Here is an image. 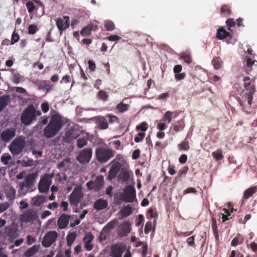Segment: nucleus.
<instances>
[{
	"label": "nucleus",
	"instance_id": "52",
	"mask_svg": "<svg viewBox=\"0 0 257 257\" xmlns=\"http://www.w3.org/2000/svg\"><path fill=\"white\" fill-rule=\"evenodd\" d=\"M98 96L100 99L104 101L107 100L108 97L107 93L103 90H101L99 91L98 93Z\"/></svg>",
	"mask_w": 257,
	"mask_h": 257
},
{
	"label": "nucleus",
	"instance_id": "6",
	"mask_svg": "<svg viewBox=\"0 0 257 257\" xmlns=\"http://www.w3.org/2000/svg\"><path fill=\"white\" fill-rule=\"evenodd\" d=\"M136 196V192L134 187L129 185L125 188L123 192L120 195V199L126 202H134Z\"/></svg>",
	"mask_w": 257,
	"mask_h": 257
},
{
	"label": "nucleus",
	"instance_id": "36",
	"mask_svg": "<svg viewBox=\"0 0 257 257\" xmlns=\"http://www.w3.org/2000/svg\"><path fill=\"white\" fill-rule=\"evenodd\" d=\"M57 236L58 234L56 231H50L46 235L43 241H56Z\"/></svg>",
	"mask_w": 257,
	"mask_h": 257
},
{
	"label": "nucleus",
	"instance_id": "64",
	"mask_svg": "<svg viewBox=\"0 0 257 257\" xmlns=\"http://www.w3.org/2000/svg\"><path fill=\"white\" fill-rule=\"evenodd\" d=\"M140 156V150L136 149L133 151L132 154V159L134 160L137 159Z\"/></svg>",
	"mask_w": 257,
	"mask_h": 257
},
{
	"label": "nucleus",
	"instance_id": "26",
	"mask_svg": "<svg viewBox=\"0 0 257 257\" xmlns=\"http://www.w3.org/2000/svg\"><path fill=\"white\" fill-rule=\"evenodd\" d=\"M216 37L219 40H223L230 37V34L226 31L223 27H220L217 31Z\"/></svg>",
	"mask_w": 257,
	"mask_h": 257
},
{
	"label": "nucleus",
	"instance_id": "58",
	"mask_svg": "<svg viewBox=\"0 0 257 257\" xmlns=\"http://www.w3.org/2000/svg\"><path fill=\"white\" fill-rule=\"evenodd\" d=\"M41 109L43 112L46 113L49 109V105L48 102H43L41 105Z\"/></svg>",
	"mask_w": 257,
	"mask_h": 257
},
{
	"label": "nucleus",
	"instance_id": "22",
	"mask_svg": "<svg viewBox=\"0 0 257 257\" xmlns=\"http://www.w3.org/2000/svg\"><path fill=\"white\" fill-rule=\"evenodd\" d=\"M243 81L244 82L243 86L247 92L251 91L252 89L255 91L254 81L250 80L249 77H244L243 78Z\"/></svg>",
	"mask_w": 257,
	"mask_h": 257
},
{
	"label": "nucleus",
	"instance_id": "51",
	"mask_svg": "<svg viewBox=\"0 0 257 257\" xmlns=\"http://www.w3.org/2000/svg\"><path fill=\"white\" fill-rule=\"evenodd\" d=\"M148 129V124L145 122H143L141 123V124L137 125L136 127V130H140L142 132H145Z\"/></svg>",
	"mask_w": 257,
	"mask_h": 257
},
{
	"label": "nucleus",
	"instance_id": "57",
	"mask_svg": "<svg viewBox=\"0 0 257 257\" xmlns=\"http://www.w3.org/2000/svg\"><path fill=\"white\" fill-rule=\"evenodd\" d=\"M212 228L214 233L215 234H217L218 232L217 222L215 218H214L212 219Z\"/></svg>",
	"mask_w": 257,
	"mask_h": 257
},
{
	"label": "nucleus",
	"instance_id": "18",
	"mask_svg": "<svg viewBox=\"0 0 257 257\" xmlns=\"http://www.w3.org/2000/svg\"><path fill=\"white\" fill-rule=\"evenodd\" d=\"M70 218V216L66 214H62L58 218L57 221V225L59 228L64 229L66 228Z\"/></svg>",
	"mask_w": 257,
	"mask_h": 257
},
{
	"label": "nucleus",
	"instance_id": "8",
	"mask_svg": "<svg viewBox=\"0 0 257 257\" xmlns=\"http://www.w3.org/2000/svg\"><path fill=\"white\" fill-rule=\"evenodd\" d=\"M83 197L82 187L80 185H77L69 197V201L71 204L77 206Z\"/></svg>",
	"mask_w": 257,
	"mask_h": 257
},
{
	"label": "nucleus",
	"instance_id": "19",
	"mask_svg": "<svg viewBox=\"0 0 257 257\" xmlns=\"http://www.w3.org/2000/svg\"><path fill=\"white\" fill-rule=\"evenodd\" d=\"M93 120L99 128L104 130L108 128V123L106 119L103 116H98L95 117L93 118Z\"/></svg>",
	"mask_w": 257,
	"mask_h": 257
},
{
	"label": "nucleus",
	"instance_id": "61",
	"mask_svg": "<svg viewBox=\"0 0 257 257\" xmlns=\"http://www.w3.org/2000/svg\"><path fill=\"white\" fill-rule=\"evenodd\" d=\"M181 58L187 64H190L192 61L190 56L188 54L183 55Z\"/></svg>",
	"mask_w": 257,
	"mask_h": 257
},
{
	"label": "nucleus",
	"instance_id": "42",
	"mask_svg": "<svg viewBox=\"0 0 257 257\" xmlns=\"http://www.w3.org/2000/svg\"><path fill=\"white\" fill-rule=\"evenodd\" d=\"M104 27L107 31H112L114 29L115 25L110 20H106L104 22Z\"/></svg>",
	"mask_w": 257,
	"mask_h": 257
},
{
	"label": "nucleus",
	"instance_id": "54",
	"mask_svg": "<svg viewBox=\"0 0 257 257\" xmlns=\"http://www.w3.org/2000/svg\"><path fill=\"white\" fill-rule=\"evenodd\" d=\"M10 207L9 202H5L0 204V213L7 210Z\"/></svg>",
	"mask_w": 257,
	"mask_h": 257
},
{
	"label": "nucleus",
	"instance_id": "4",
	"mask_svg": "<svg viewBox=\"0 0 257 257\" xmlns=\"http://www.w3.org/2000/svg\"><path fill=\"white\" fill-rule=\"evenodd\" d=\"M34 177L33 175H28L24 182L19 184L18 193L19 196L25 195L28 192L32 191L34 183Z\"/></svg>",
	"mask_w": 257,
	"mask_h": 257
},
{
	"label": "nucleus",
	"instance_id": "47",
	"mask_svg": "<svg viewBox=\"0 0 257 257\" xmlns=\"http://www.w3.org/2000/svg\"><path fill=\"white\" fill-rule=\"evenodd\" d=\"M20 39V36L16 32V31H14L13 32L12 38H11V44L12 45H13L15 44L16 42H18Z\"/></svg>",
	"mask_w": 257,
	"mask_h": 257
},
{
	"label": "nucleus",
	"instance_id": "63",
	"mask_svg": "<svg viewBox=\"0 0 257 257\" xmlns=\"http://www.w3.org/2000/svg\"><path fill=\"white\" fill-rule=\"evenodd\" d=\"M138 221L136 223V225L137 226H139L142 225L144 221V216L142 214H139L138 215Z\"/></svg>",
	"mask_w": 257,
	"mask_h": 257
},
{
	"label": "nucleus",
	"instance_id": "33",
	"mask_svg": "<svg viewBox=\"0 0 257 257\" xmlns=\"http://www.w3.org/2000/svg\"><path fill=\"white\" fill-rule=\"evenodd\" d=\"M130 106L129 104L121 102L116 106L115 109L118 112L123 113L127 111Z\"/></svg>",
	"mask_w": 257,
	"mask_h": 257
},
{
	"label": "nucleus",
	"instance_id": "45",
	"mask_svg": "<svg viewBox=\"0 0 257 257\" xmlns=\"http://www.w3.org/2000/svg\"><path fill=\"white\" fill-rule=\"evenodd\" d=\"M21 164L23 167H31L34 165V161L33 159H28L26 160L22 161Z\"/></svg>",
	"mask_w": 257,
	"mask_h": 257
},
{
	"label": "nucleus",
	"instance_id": "62",
	"mask_svg": "<svg viewBox=\"0 0 257 257\" xmlns=\"http://www.w3.org/2000/svg\"><path fill=\"white\" fill-rule=\"evenodd\" d=\"M94 238L93 235L91 233L88 232L86 233L83 241H92Z\"/></svg>",
	"mask_w": 257,
	"mask_h": 257
},
{
	"label": "nucleus",
	"instance_id": "21",
	"mask_svg": "<svg viewBox=\"0 0 257 257\" xmlns=\"http://www.w3.org/2000/svg\"><path fill=\"white\" fill-rule=\"evenodd\" d=\"M228 209L223 208V211L224 213L222 214V222H224L226 220H229L231 218V212H232L234 210L232 205L229 203H228Z\"/></svg>",
	"mask_w": 257,
	"mask_h": 257
},
{
	"label": "nucleus",
	"instance_id": "37",
	"mask_svg": "<svg viewBox=\"0 0 257 257\" xmlns=\"http://www.w3.org/2000/svg\"><path fill=\"white\" fill-rule=\"evenodd\" d=\"M220 14L224 17L229 16L231 14V9L229 6L224 5L220 8Z\"/></svg>",
	"mask_w": 257,
	"mask_h": 257
},
{
	"label": "nucleus",
	"instance_id": "28",
	"mask_svg": "<svg viewBox=\"0 0 257 257\" xmlns=\"http://www.w3.org/2000/svg\"><path fill=\"white\" fill-rule=\"evenodd\" d=\"M10 100L9 95H4L0 97V111H2L8 105Z\"/></svg>",
	"mask_w": 257,
	"mask_h": 257
},
{
	"label": "nucleus",
	"instance_id": "56",
	"mask_svg": "<svg viewBox=\"0 0 257 257\" xmlns=\"http://www.w3.org/2000/svg\"><path fill=\"white\" fill-rule=\"evenodd\" d=\"M88 68L91 72H94L96 69V64L92 60L88 61Z\"/></svg>",
	"mask_w": 257,
	"mask_h": 257
},
{
	"label": "nucleus",
	"instance_id": "24",
	"mask_svg": "<svg viewBox=\"0 0 257 257\" xmlns=\"http://www.w3.org/2000/svg\"><path fill=\"white\" fill-rule=\"evenodd\" d=\"M5 233L10 237V240H12L13 241L18 235V230L17 228L14 226L6 227Z\"/></svg>",
	"mask_w": 257,
	"mask_h": 257
},
{
	"label": "nucleus",
	"instance_id": "17",
	"mask_svg": "<svg viewBox=\"0 0 257 257\" xmlns=\"http://www.w3.org/2000/svg\"><path fill=\"white\" fill-rule=\"evenodd\" d=\"M56 25L59 31H62L69 27V18L68 16L63 17V19L58 18Z\"/></svg>",
	"mask_w": 257,
	"mask_h": 257
},
{
	"label": "nucleus",
	"instance_id": "9",
	"mask_svg": "<svg viewBox=\"0 0 257 257\" xmlns=\"http://www.w3.org/2000/svg\"><path fill=\"white\" fill-rule=\"evenodd\" d=\"M126 249V245L123 242H117L112 244L109 254L111 257H122L123 252Z\"/></svg>",
	"mask_w": 257,
	"mask_h": 257
},
{
	"label": "nucleus",
	"instance_id": "27",
	"mask_svg": "<svg viewBox=\"0 0 257 257\" xmlns=\"http://www.w3.org/2000/svg\"><path fill=\"white\" fill-rule=\"evenodd\" d=\"M46 200V197L41 195H38L33 198L32 201V204L35 206H39Z\"/></svg>",
	"mask_w": 257,
	"mask_h": 257
},
{
	"label": "nucleus",
	"instance_id": "16",
	"mask_svg": "<svg viewBox=\"0 0 257 257\" xmlns=\"http://www.w3.org/2000/svg\"><path fill=\"white\" fill-rule=\"evenodd\" d=\"M16 135V130L14 128H7L1 133V138L3 141L8 142Z\"/></svg>",
	"mask_w": 257,
	"mask_h": 257
},
{
	"label": "nucleus",
	"instance_id": "1",
	"mask_svg": "<svg viewBox=\"0 0 257 257\" xmlns=\"http://www.w3.org/2000/svg\"><path fill=\"white\" fill-rule=\"evenodd\" d=\"M63 125L62 117L59 113L52 115L50 122L43 131V135L46 138L56 136Z\"/></svg>",
	"mask_w": 257,
	"mask_h": 257
},
{
	"label": "nucleus",
	"instance_id": "13",
	"mask_svg": "<svg viewBox=\"0 0 257 257\" xmlns=\"http://www.w3.org/2000/svg\"><path fill=\"white\" fill-rule=\"evenodd\" d=\"M245 71L250 75H257V61H252L250 58L247 59Z\"/></svg>",
	"mask_w": 257,
	"mask_h": 257
},
{
	"label": "nucleus",
	"instance_id": "40",
	"mask_svg": "<svg viewBox=\"0 0 257 257\" xmlns=\"http://www.w3.org/2000/svg\"><path fill=\"white\" fill-rule=\"evenodd\" d=\"M212 156L216 161H220L223 158L222 151L220 149H217L212 153Z\"/></svg>",
	"mask_w": 257,
	"mask_h": 257
},
{
	"label": "nucleus",
	"instance_id": "20",
	"mask_svg": "<svg viewBox=\"0 0 257 257\" xmlns=\"http://www.w3.org/2000/svg\"><path fill=\"white\" fill-rule=\"evenodd\" d=\"M7 198L10 201L13 202L16 198V190L12 186H8L5 191Z\"/></svg>",
	"mask_w": 257,
	"mask_h": 257
},
{
	"label": "nucleus",
	"instance_id": "2",
	"mask_svg": "<svg viewBox=\"0 0 257 257\" xmlns=\"http://www.w3.org/2000/svg\"><path fill=\"white\" fill-rule=\"evenodd\" d=\"M41 114L40 110H37L33 104H30L23 110L20 120L22 124L29 125L37 119V116H40Z\"/></svg>",
	"mask_w": 257,
	"mask_h": 257
},
{
	"label": "nucleus",
	"instance_id": "12",
	"mask_svg": "<svg viewBox=\"0 0 257 257\" xmlns=\"http://www.w3.org/2000/svg\"><path fill=\"white\" fill-rule=\"evenodd\" d=\"M37 218V212L33 209L28 210L20 216V220L22 222H29L35 220Z\"/></svg>",
	"mask_w": 257,
	"mask_h": 257
},
{
	"label": "nucleus",
	"instance_id": "44",
	"mask_svg": "<svg viewBox=\"0 0 257 257\" xmlns=\"http://www.w3.org/2000/svg\"><path fill=\"white\" fill-rule=\"evenodd\" d=\"M173 113L170 111H167L165 113L163 118L162 120L166 121H167L168 123H170L172 120L173 117Z\"/></svg>",
	"mask_w": 257,
	"mask_h": 257
},
{
	"label": "nucleus",
	"instance_id": "38",
	"mask_svg": "<svg viewBox=\"0 0 257 257\" xmlns=\"http://www.w3.org/2000/svg\"><path fill=\"white\" fill-rule=\"evenodd\" d=\"M212 64L215 69H219L221 68L222 61L219 57H215L212 60Z\"/></svg>",
	"mask_w": 257,
	"mask_h": 257
},
{
	"label": "nucleus",
	"instance_id": "31",
	"mask_svg": "<svg viewBox=\"0 0 257 257\" xmlns=\"http://www.w3.org/2000/svg\"><path fill=\"white\" fill-rule=\"evenodd\" d=\"M254 91L252 89L251 91L246 92L245 93L242 97L243 100H247L249 106H250L252 104L253 95H254Z\"/></svg>",
	"mask_w": 257,
	"mask_h": 257
},
{
	"label": "nucleus",
	"instance_id": "25",
	"mask_svg": "<svg viewBox=\"0 0 257 257\" xmlns=\"http://www.w3.org/2000/svg\"><path fill=\"white\" fill-rule=\"evenodd\" d=\"M131 229L129 223L127 222H125L122 224L120 226L118 231V234L120 236H126L130 233Z\"/></svg>",
	"mask_w": 257,
	"mask_h": 257
},
{
	"label": "nucleus",
	"instance_id": "5",
	"mask_svg": "<svg viewBox=\"0 0 257 257\" xmlns=\"http://www.w3.org/2000/svg\"><path fill=\"white\" fill-rule=\"evenodd\" d=\"M115 153V151L110 149L103 148H98L95 151L97 159L101 163L107 162L114 156Z\"/></svg>",
	"mask_w": 257,
	"mask_h": 257
},
{
	"label": "nucleus",
	"instance_id": "35",
	"mask_svg": "<svg viewBox=\"0 0 257 257\" xmlns=\"http://www.w3.org/2000/svg\"><path fill=\"white\" fill-rule=\"evenodd\" d=\"M93 24H89L86 27L82 28V29L81 31V34L83 36H88L91 34V32L92 30L93 27Z\"/></svg>",
	"mask_w": 257,
	"mask_h": 257
},
{
	"label": "nucleus",
	"instance_id": "59",
	"mask_svg": "<svg viewBox=\"0 0 257 257\" xmlns=\"http://www.w3.org/2000/svg\"><path fill=\"white\" fill-rule=\"evenodd\" d=\"M138 135V136L135 137L134 139L135 142L136 143H139L140 141L143 140L145 136V134L143 133H139Z\"/></svg>",
	"mask_w": 257,
	"mask_h": 257
},
{
	"label": "nucleus",
	"instance_id": "32",
	"mask_svg": "<svg viewBox=\"0 0 257 257\" xmlns=\"http://www.w3.org/2000/svg\"><path fill=\"white\" fill-rule=\"evenodd\" d=\"M257 191V187H251L246 189L243 194V198L244 199H247L250 197L252 196V195Z\"/></svg>",
	"mask_w": 257,
	"mask_h": 257
},
{
	"label": "nucleus",
	"instance_id": "39",
	"mask_svg": "<svg viewBox=\"0 0 257 257\" xmlns=\"http://www.w3.org/2000/svg\"><path fill=\"white\" fill-rule=\"evenodd\" d=\"M188 170V168L187 166H184L179 170L177 175L174 179L175 181L181 180V176L185 175Z\"/></svg>",
	"mask_w": 257,
	"mask_h": 257
},
{
	"label": "nucleus",
	"instance_id": "30",
	"mask_svg": "<svg viewBox=\"0 0 257 257\" xmlns=\"http://www.w3.org/2000/svg\"><path fill=\"white\" fill-rule=\"evenodd\" d=\"M89 138L88 133H86L83 138H79L77 141V146L79 148H82L87 145V140Z\"/></svg>",
	"mask_w": 257,
	"mask_h": 257
},
{
	"label": "nucleus",
	"instance_id": "43",
	"mask_svg": "<svg viewBox=\"0 0 257 257\" xmlns=\"http://www.w3.org/2000/svg\"><path fill=\"white\" fill-rule=\"evenodd\" d=\"M114 227V222L111 221L106 225L102 229V233H109Z\"/></svg>",
	"mask_w": 257,
	"mask_h": 257
},
{
	"label": "nucleus",
	"instance_id": "48",
	"mask_svg": "<svg viewBox=\"0 0 257 257\" xmlns=\"http://www.w3.org/2000/svg\"><path fill=\"white\" fill-rule=\"evenodd\" d=\"M37 31H38L37 26L35 25H30L29 26L28 29V33L29 34H35Z\"/></svg>",
	"mask_w": 257,
	"mask_h": 257
},
{
	"label": "nucleus",
	"instance_id": "14",
	"mask_svg": "<svg viewBox=\"0 0 257 257\" xmlns=\"http://www.w3.org/2000/svg\"><path fill=\"white\" fill-rule=\"evenodd\" d=\"M79 136V134L77 131L74 129H71L65 132V135L63 137L62 140L64 143H71Z\"/></svg>",
	"mask_w": 257,
	"mask_h": 257
},
{
	"label": "nucleus",
	"instance_id": "50",
	"mask_svg": "<svg viewBox=\"0 0 257 257\" xmlns=\"http://www.w3.org/2000/svg\"><path fill=\"white\" fill-rule=\"evenodd\" d=\"M153 224L152 221H147L145 226L144 231L146 234H148L152 229Z\"/></svg>",
	"mask_w": 257,
	"mask_h": 257
},
{
	"label": "nucleus",
	"instance_id": "34",
	"mask_svg": "<svg viewBox=\"0 0 257 257\" xmlns=\"http://www.w3.org/2000/svg\"><path fill=\"white\" fill-rule=\"evenodd\" d=\"M39 246L34 245L31 247L29 248L25 252V255L26 257H31L36 253L39 250Z\"/></svg>",
	"mask_w": 257,
	"mask_h": 257
},
{
	"label": "nucleus",
	"instance_id": "23",
	"mask_svg": "<svg viewBox=\"0 0 257 257\" xmlns=\"http://www.w3.org/2000/svg\"><path fill=\"white\" fill-rule=\"evenodd\" d=\"M108 202L106 200L99 199L94 204L93 208L97 211L103 210L107 207Z\"/></svg>",
	"mask_w": 257,
	"mask_h": 257
},
{
	"label": "nucleus",
	"instance_id": "41",
	"mask_svg": "<svg viewBox=\"0 0 257 257\" xmlns=\"http://www.w3.org/2000/svg\"><path fill=\"white\" fill-rule=\"evenodd\" d=\"M141 245H143L142 247V256L146 257L147 252H148V245L146 243H144V244H142V242H138V243L136 244V246L139 247V246H141Z\"/></svg>",
	"mask_w": 257,
	"mask_h": 257
},
{
	"label": "nucleus",
	"instance_id": "3",
	"mask_svg": "<svg viewBox=\"0 0 257 257\" xmlns=\"http://www.w3.org/2000/svg\"><path fill=\"white\" fill-rule=\"evenodd\" d=\"M26 145L25 138L23 136H19L16 138L11 142L9 150L14 155H17L20 154Z\"/></svg>",
	"mask_w": 257,
	"mask_h": 257
},
{
	"label": "nucleus",
	"instance_id": "49",
	"mask_svg": "<svg viewBox=\"0 0 257 257\" xmlns=\"http://www.w3.org/2000/svg\"><path fill=\"white\" fill-rule=\"evenodd\" d=\"M26 6L29 13H32L36 8L34 3L31 1L26 3Z\"/></svg>",
	"mask_w": 257,
	"mask_h": 257
},
{
	"label": "nucleus",
	"instance_id": "60",
	"mask_svg": "<svg viewBox=\"0 0 257 257\" xmlns=\"http://www.w3.org/2000/svg\"><path fill=\"white\" fill-rule=\"evenodd\" d=\"M76 237V233L75 232H70L67 236V241H74Z\"/></svg>",
	"mask_w": 257,
	"mask_h": 257
},
{
	"label": "nucleus",
	"instance_id": "55",
	"mask_svg": "<svg viewBox=\"0 0 257 257\" xmlns=\"http://www.w3.org/2000/svg\"><path fill=\"white\" fill-rule=\"evenodd\" d=\"M12 159L10 155L3 156L1 157L2 162L6 165L9 164V161Z\"/></svg>",
	"mask_w": 257,
	"mask_h": 257
},
{
	"label": "nucleus",
	"instance_id": "53",
	"mask_svg": "<svg viewBox=\"0 0 257 257\" xmlns=\"http://www.w3.org/2000/svg\"><path fill=\"white\" fill-rule=\"evenodd\" d=\"M226 24L228 27V30H230V28L234 27L235 25V22L233 18H229L226 21Z\"/></svg>",
	"mask_w": 257,
	"mask_h": 257
},
{
	"label": "nucleus",
	"instance_id": "7",
	"mask_svg": "<svg viewBox=\"0 0 257 257\" xmlns=\"http://www.w3.org/2000/svg\"><path fill=\"white\" fill-rule=\"evenodd\" d=\"M104 178L102 176H98L95 181L90 180L87 182L86 185L88 190H93L94 192H98L102 188L104 184Z\"/></svg>",
	"mask_w": 257,
	"mask_h": 257
},
{
	"label": "nucleus",
	"instance_id": "15",
	"mask_svg": "<svg viewBox=\"0 0 257 257\" xmlns=\"http://www.w3.org/2000/svg\"><path fill=\"white\" fill-rule=\"evenodd\" d=\"M121 168L120 164L116 162L112 164L108 172V179L110 180L114 179L117 175Z\"/></svg>",
	"mask_w": 257,
	"mask_h": 257
},
{
	"label": "nucleus",
	"instance_id": "10",
	"mask_svg": "<svg viewBox=\"0 0 257 257\" xmlns=\"http://www.w3.org/2000/svg\"><path fill=\"white\" fill-rule=\"evenodd\" d=\"M51 184V179L48 174L45 175L40 180L38 184L39 191L41 193L48 192L50 186Z\"/></svg>",
	"mask_w": 257,
	"mask_h": 257
},
{
	"label": "nucleus",
	"instance_id": "29",
	"mask_svg": "<svg viewBox=\"0 0 257 257\" xmlns=\"http://www.w3.org/2000/svg\"><path fill=\"white\" fill-rule=\"evenodd\" d=\"M119 212L122 218L126 217L132 214L133 208L129 205H127L122 208Z\"/></svg>",
	"mask_w": 257,
	"mask_h": 257
},
{
	"label": "nucleus",
	"instance_id": "11",
	"mask_svg": "<svg viewBox=\"0 0 257 257\" xmlns=\"http://www.w3.org/2000/svg\"><path fill=\"white\" fill-rule=\"evenodd\" d=\"M92 155V149L90 148H86L80 152L77 157V160L81 163H88L91 159Z\"/></svg>",
	"mask_w": 257,
	"mask_h": 257
},
{
	"label": "nucleus",
	"instance_id": "46",
	"mask_svg": "<svg viewBox=\"0 0 257 257\" xmlns=\"http://www.w3.org/2000/svg\"><path fill=\"white\" fill-rule=\"evenodd\" d=\"M178 147L180 150L185 151H188L190 148L188 141L182 142L178 145Z\"/></svg>",
	"mask_w": 257,
	"mask_h": 257
}]
</instances>
